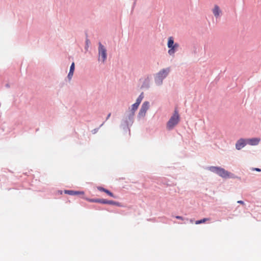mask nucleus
I'll list each match as a JSON object with an SVG mask.
<instances>
[{"mask_svg":"<svg viewBox=\"0 0 261 261\" xmlns=\"http://www.w3.org/2000/svg\"><path fill=\"white\" fill-rule=\"evenodd\" d=\"M207 170L223 178H232L233 174L225 169L218 166H209Z\"/></svg>","mask_w":261,"mask_h":261,"instance_id":"obj_1","label":"nucleus"},{"mask_svg":"<svg viewBox=\"0 0 261 261\" xmlns=\"http://www.w3.org/2000/svg\"><path fill=\"white\" fill-rule=\"evenodd\" d=\"M134 116L135 115L133 114V112H126L122 120L120 127L124 130H126L127 129L129 130V127L131 126L134 123Z\"/></svg>","mask_w":261,"mask_h":261,"instance_id":"obj_2","label":"nucleus"},{"mask_svg":"<svg viewBox=\"0 0 261 261\" xmlns=\"http://www.w3.org/2000/svg\"><path fill=\"white\" fill-rule=\"evenodd\" d=\"M170 72L169 68H164L158 72L154 77V82L156 85L160 86L163 84V81L168 75Z\"/></svg>","mask_w":261,"mask_h":261,"instance_id":"obj_3","label":"nucleus"},{"mask_svg":"<svg viewBox=\"0 0 261 261\" xmlns=\"http://www.w3.org/2000/svg\"><path fill=\"white\" fill-rule=\"evenodd\" d=\"M167 47L169 48L168 53L170 56H174L175 53L177 51L179 45L177 43H174V39L172 37L168 38L167 42Z\"/></svg>","mask_w":261,"mask_h":261,"instance_id":"obj_4","label":"nucleus"},{"mask_svg":"<svg viewBox=\"0 0 261 261\" xmlns=\"http://www.w3.org/2000/svg\"><path fill=\"white\" fill-rule=\"evenodd\" d=\"M179 121V116L177 111L175 110L174 113L171 117L167 123V128L169 130L173 129V127L178 124Z\"/></svg>","mask_w":261,"mask_h":261,"instance_id":"obj_5","label":"nucleus"},{"mask_svg":"<svg viewBox=\"0 0 261 261\" xmlns=\"http://www.w3.org/2000/svg\"><path fill=\"white\" fill-rule=\"evenodd\" d=\"M88 201L91 202H95V203H99L101 204H108L111 205H115L118 207H121L122 204L119 202L113 201V200H109L105 199H100V198H93L88 199Z\"/></svg>","mask_w":261,"mask_h":261,"instance_id":"obj_6","label":"nucleus"},{"mask_svg":"<svg viewBox=\"0 0 261 261\" xmlns=\"http://www.w3.org/2000/svg\"><path fill=\"white\" fill-rule=\"evenodd\" d=\"M98 56L99 61H101L102 63H104L107 58V49L106 47L100 43H98Z\"/></svg>","mask_w":261,"mask_h":261,"instance_id":"obj_7","label":"nucleus"},{"mask_svg":"<svg viewBox=\"0 0 261 261\" xmlns=\"http://www.w3.org/2000/svg\"><path fill=\"white\" fill-rule=\"evenodd\" d=\"M149 108V102L148 101H144L139 110V113L138 114V118L140 119L141 118H143L145 117L146 115V113L147 111L148 110Z\"/></svg>","mask_w":261,"mask_h":261,"instance_id":"obj_8","label":"nucleus"},{"mask_svg":"<svg viewBox=\"0 0 261 261\" xmlns=\"http://www.w3.org/2000/svg\"><path fill=\"white\" fill-rule=\"evenodd\" d=\"M247 144L246 139L241 138L236 143V148L237 150H241Z\"/></svg>","mask_w":261,"mask_h":261,"instance_id":"obj_9","label":"nucleus"},{"mask_svg":"<svg viewBox=\"0 0 261 261\" xmlns=\"http://www.w3.org/2000/svg\"><path fill=\"white\" fill-rule=\"evenodd\" d=\"M212 12L216 18H220L222 13L220 7L217 5H215L214 8L212 9Z\"/></svg>","mask_w":261,"mask_h":261,"instance_id":"obj_10","label":"nucleus"},{"mask_svg":"<svg viewBox=\"0 0 261 261\" xmlns=\"http://www.w3.org/2000/svg\"><path fill=\"white\" fill-rule=\"evenodd\" d=\"M97 189L99 191L103 192L106 193L107 195H108L109 196H110L114 198H117V196L114 195L112 192H111L110 191H109V190H108L107 189H105L101 187H97Z\"/></svg>","mask_w":261,"mask_h":261,"instance_id":"obj_11","label":"nucleus"},{"mask_svg":"<svg viewBox=\"0 0 261 261\" xmlns=\"http://www.w3.org/2000/svg\"><path fill=\"white\" fill-rule=\"evenodd\" d=\"M64 193L65 194L70 195H84V192L79 191H73V190H65Z\"/></svg>","mask_w":261,"mask_h":261,"instance_id":"obj_12","label":"nucleus"},{"mask_svg":"<svg viewBox=\"0 0 261 261\" xmlns=\"http://www.w3.org/2000/svg\"><path fill=\"white\" fill-rule=\"evenodd\" d=\"M247 144L251 145H257L260 141V139L257 138H253L251 139H246Z\"/></svg>","mask_w":261,"mask_h":261,"instance_id":"obj_13","label":"nucleus"},{"mask_svg":"<svg viewBox=\"0 0 261 261\" xmlns=\"http://www.w3.org/2000/svg\"><path fill=\"white\" fill-rule=\"evenodd\" d=\"M150 87V79L147 77L145 79L142 86V89H148Z\"/></svg>","mask_w":261,"mask_h":261,"instance_id":"obj_14","label":"nucleus"},{"mask_svg":"<svg viewBox=\"0 0 261 261\" xmlns=\"http://www.w3.org/2000/svg\"><path fill=\"white\" fill-rule=\"evenodd\" d=\"M139 105L138 104H137L136 103H134L132 105L131 110L129 111H128V112H133V114L135 115V111L137 110L138 107Z\"/></svg>","mask_w":261,"mask_h":261,"instance_id":"obj_15","label":"nucleus"},{"mask_svg":"<svg viewBox=\"0 0 261 261\" xmlns=\"http://www.w3.org/2000/svg\"><path fill=\"white\" fill-rule=\"evenodd\" d=\"M144 98V93L143 92H142L140 95L138 96L137 99H136V103L138 104V105H140V103L141 102L142 99Z\"/></svg>","mask_w":261,"mask_h":261,"instance_id":"obj_16","label":"nucleus"},{"mask_svg":"<svg viewBox=\"0 0 261 261\" xmlns=\"http://www.w3.org/2000/svg\"><path fill=\"white\" fill-rule=\"evenodd\" d=\"M85 43H86V44H85V49L87 51L88 49L89 46V44L90 43V41L87 37V34H86V39Z\"/></svg>","mask_w":261,"mask_h":261,"instance_id":"obj_17","label":"nucleus"},{"mask_svg":"<svg viewBox=\"0 0 261 261\" xmlns=\"http://www.w3.org/2000/svg\"><path fill=\"white\" fill-rule=\"evenodd\" d=\"M208 220H209L208 218H203V219H202L201 220H197L195 222V224H201V223L205 222L206 221H207Z\"/></svg>","mask_w":261,"mask_h":261,"instance_id":"obj_18","label":"nucleus"},{"mask_svg":"<svg viewBox=\"0 0 261 261\" xmlns=\"http://www.w3.org/2000/svg\"><path fill=\"white\" fill-rule=\"evenodd\" d=\"M105 123V121H104L100 126L98 128H94L93 129V130H92L91 132L93 134H95L96 133H97V132L98 131L99 129L100 128V127H101L103 124L104 123Z\"/></svg>","mask_w":261,"mask_h":261,"instance_id":"obj_19","label":"nucleus"},{"mask_svg":"<svg viewBox=\"0 0 261 261\" xmlns=\"http://www.w3.org/2000/svg\"><path fill=\"white\" fill-rule=\"evenodd\" d=\"M175 218L177 219H180V220H184V223H187L188 222V221H189V220L188 219H185V218L181 217V216H176L175 217Z\"/></svg>","mask_w":261,"mask_h":261,"instance_id":"obj_20","label":"nucleus"},{"mask_svg":"<svg viewBox=\"0 0 261 261\" xmlns=\"http://www.w3.org/2000/svg\"><path fill=\"white\" fill-rule=\"evenodd\" d=\"M75 69V64L74 62H72L70 65L69 71L74 72Z\"/></svg>","mask_w":261,"mask_h":261,"instance_id":"obj_21","label":"nucleus"},{"mask_svg":"<svg viewBox=\"0 0 261 261\" xmlns=\"http://www.w3.org/2000/svg\"><path fill=\"white\" fill-rule=\"evenodd\" d=\"M73 73L74 72L69 71V73L67 75V79H68L69 81H70L71 80L73 75Z\"/></svg>","mask_w":261,"mask_h":261,"instance_id":"obj_22","label":"nucleus"},{"mask_svg":"<svg viewBox=\"0 0 261 261\" xmlns=\"http://www.w3.org/2000/svg\"><path fill=\"white\" fill-rule=\"evenodd\" d=\"M252 170L256 171H257V172H260L261 171V169L260 168H252Z\"/></svg>","mask_w":261,"mask_h":261,"instance_id":"obj_23","label":"nucleus"},{"mask_svg":"<svg viewBox=\"0 0 261 261\" xmlns=\"http://www.w3.org/2000/svg\"><path fill=\"white\" fill-rule=\"evenodd\" d=\"M237 203H240L241 204H243V205L245 204L244 202L243 201H242V200H239V201H237Z\"/></svg>","mask_w":261,"mask_h":261,"instance_id":"obj_24","label":"nucleus"},{"mask_svg":"<svg viewBox=\"0 0 261 261\" xmlns=\"http://www.w3.org/2000/svg\"><path fill=\"white\" fill-rule=\"evenodd\" d=\"M111 115V113H109V114L107 115V117H106V121L108 120L109 119V118L110 117Z\"/></svg>","mask_w":261,"mask_h":261,"instance_id":"obj_25","label":"nucleus"},{"mask_svg":"<svg viewBox=\"0 0 261 261\" xmlns=\"http://www.w3.org/2000/svg\"><path fill=\"white\" fill-rule=\"evenodd\" d=\"M5 87H7V88H10V86L9 84L7 83V84H6L5 85Z\"/></svg>","mask_w":261,"mask_h":261,"instance_id":"obj_26","label":"nucleus"},{"mask_svg":"<svg viewBox=\"0 0 261 261\" xmlns=\"http://www.w3.org/2000/svg\"><path fill=\"white\" fill-rule=\"evenodd\" d=\"M190 222L191 223H193V220H192V219H190Z\"/></svg>","mask_w":261,"mask_h":261,"instance_id":"obj_27","label":"nucleus"}]
</instances>
